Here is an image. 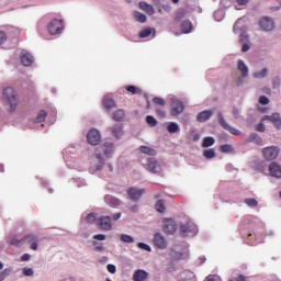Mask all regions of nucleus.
<instances>
[{"label":"nucleus","mask_w":281,"mask_h":281,"mask_svg":"<svg viewBox=\"0 0 281 281\" xmlns=\"http://www.w3.org/2000/svg\"><path fill=\"white\" fill-rule=\"evenodd\" d=\"M1 278H7L9 276L8 270H4L3 272L0 273Z\"/></svg>","instance_id":"obj_62"},{"label":"nucleus","mask_w":281,"mask_h":281,"mask_svg":"<svg viewBox=\"0 0 281 281\" xmlns=\"http://www.w3.org/2000/svg\"><path fill=\"white\" fill-rule=\"evenodd\" d=\"M98 221L101 229H105L106 232L112 229L113 225L111 224V216H101Z\"/></svg>","instance_id":"obj_14"},{"label":"nucleus","mask_w":281,"mask_h":281,"mask_svg":"<svg viewBox=\"0 0 281 281\" xmlns=\"http://www.w3.org/2000/svg\"><path fill=\"white\" fill-rule=\"evenodd\" d=\"M8 243L9 245H13V246H26V247H38V244L36 243V237H34L33 235H27L21 239H19V237L14 236V235H10L8 237Z\"/></svg>","instance_id":"obj_1"},{"label":"nucleus","mask_w":281,"mask_h":281,"mask_svg":"<svg viewBox=\"0 0 281 281\" xmlns=\"http://www.w3.org/2000/svg\"><path fill=\"white\" fill-rule=\"evenodd\" d=\"M203 157H205V159H214V157H216V151H214V149H204Z\"/></svg>","instance_id":"obj_36"},{"label":"nucleus","mask_w":281,"mask_h":281,"mask_svg":"<svg viewBox=\"0 0 281 281\" xmlns=\"http://www.w3.org/2000/svg\"><path fill=\"white\" fill-rule=\"evenodd\" d=\"M237 69L238 71H240L243 78H247V76L249 75V68H247V65H245V61L240 59L237 61Z\"/></svg>","instance_id":"obj_25"},{"label":"nucleus","mask_w":281,"mask_h":281,"mask_svg":"<svg viewBox=\"0 0 281 281\" xmlns=\"http://www.w3.org/2000/svg\"><path fill=\"white\" fill-rule=\"evenodd\" d=\"M244 203H246V205H248L249 207H258V200L254 198L245 199Z\"/></svg>","instance_id":"obj_39"},{"label":"nucleus","mask_w":281,"mask_h":281,"mask_svg":"<svg viewBox=\"0 0 281 281\" xmlns=\"http://www.w3.org/2000/svg\"><path fill=\"white\" fill-rule=\"evenodd\" d=\"M167 131H168V133H179V131H181V128L179 127V124H177L175 122H170L167 126Z\"/></svg>","instance_id":"obj_34"},{"label":"nucleus","mask_w":281,"mask_h":281,"mask_svg":"<svg viewBox=\"0 0 281 281\" xmlns=\"http://www.w3.org/2000/svg\"><path fill=\"white\" fill-rule=\"evenodd\" d=\"M131 212H134V213L139 212V205H133V206L131 207Z\"/></svg>","instance_id":"obj_59"},{"label":"nucleus","mask_w":281,"mask_h":281,"mask_svg":"<svg viewBox=\"0 0 281 281\" xmlns=\"http://www.w3.org/2000/svg\"><path fill=\"white\" fill-rule=\"evenodd\" d=\"M103 106L105 109H108V111H111V109H115L116 104H115V100L111 99V98H104L103 100Z\"/></svg>","instance_id":"obj_30"},{"label":"nucleus","mask_w":281,"mask_h":281,"mask_svg":"<svg viewBox=\"0 0 281 281\" xmlns=\"http://www.w3.org/2000/svg\"><path fill=\"white\" fill-rule=\"evenodd\" d=\"M180 30L182 34H190V32H192V22H190V20H184L180 24Z\"/></svg>","instance_id":"obj_27"},{"label":"nucleus","mask_w":281,"mask_h":281,"mask_svg":"<svg viewBox=\"0 0 281 281\" xmlns=\"http://www.w3.org/2000/svg\"><path fill=\"white\" fill-rule=\"evenodd\" d=\"M148 280V272L145 270L138 269L133 274V281H146Z\"/></svg>","instance_id":"obj_22"},{"label":"nucleus","mask_w":281,"mask_h":281,"mask_svg":"<svg viewBox=\"0 0 281 281\" xmlns=\"http://www.w3.org/2000/svg\"><path fill=\"white\" fill-rule=\"evenodd\" d=\"M101 138L102 137L100 136V132L98 130L93 128L88 132L87 140L91 144V146H98Z\"/></svg>","instance_id":"obj_10"},{"label":"nucleus","mask_w":281,"mask_h":281,"mask_svg":"<svg viewBox=\"0 0 281 281\" xmlns=\"http://www.w3.org/2000/svg\"><path fill=\"white\" fill-rule=\"evenodd\" d=\"M65 30V26L63 25V20H52L47 25V31L52 36H56V34H60Z\"/></svg>","instance_id":"obj_4"},{"label":"nucleus","mask_w":281,"mask_h":281,"mask_svg":"<svg viewBox=\"0 0 281 281\" xmlns=\"http://www.w3.org/2000/svg\"><path fill=\"white\" fill-rule=\"evenodd\" d=\"M144 194H146V189L130 188L127 190V196L130 201H133L134 203H137Z\"/></svg>","instance_id":"obj_7"},{"label":"nucleus","mask_w":281,"mask_h":281,"mask_svg":"<svg viewBox=\"0 0 281 281\" xmlns=\"http://www.w3.org/2000/svg\"><path fill=\"white\" fill-rule=\"evenodd\" d=\"M111 131L114 137H116V139H120V137L124 135V125H122L121 123H116L111 127Z\"/></svg>","instance_id":"obj_21"},{"label":"nucleus","mask_w":281,"mask_h":281,"mask_svg":"<svg viewBox=\"0 0 281 281\" xmlns=\"http://www.w3.org/2000/svg\"><path fill=\"white\" fill-rule=\"evenodd\" d=\"M124 117H126V114L122 109L114 111L112 114V120H114V122H123Z\"/></svg>","instance_id":"obj_28"},{"label":"nucleus","mask_w":281,"mask_h":281,"mask_svg":"<svg viewBox=\"0 0 281 281\" xmlns=\"http://www.w3.org/2000/svg\"><path fill=\"white\" fill-rule=\"evenodd\" d=\"M180 232L184 237L196 236V234H199V226H196V224L187 223L180 226Z\"/></svg>","instance_id":"obj_5"},{"label":"nucleus","mask_w":281,"mask_h":281,"mask_svg":"<svg viewBox=\"0 0 281 281\" xmlns=\"http://www.w3.org/2000/svg\"><path fill=\"white\" fill-rule=\"evenodd\" d=\"M139 8L140 10L146 12V14H148L149 16H153V14H155V8H153V5L148 4L146 1H140Z\"/></svg>","instance_id":"obj_23"},{"label":"nucleus","mask_w":281,"mask_h":281,"mask_svg":"<svg viewBox=\"0 0 281 281\" xmlns=\"http://www.w3.org/2000/svg\"><path fill=\"white\" fill-rule=\"evenodd\" d=\"M154 245L155 247H166L168 245V241L166 240V237L161 235L160 233H156L154 236Z\"/></svg>","instance_id":"obj_18"},{"label":"nucleus","mask_w":281,"mask_h":281,"mask_svg":"<svg viewBox=\"0 0 281 281\" xmlns=\"http://www.w3.org/2000/svg\"><path fill=\"white\" fill-rule=\"evenodd\" d=\"M272 87L273 89H278V87H280V77H274L272 79Z\"/></svg>","instance_id":"obj_50"},{"label":"nucleus","mask_w":281,"mask_h":281,"mask_svg":"<svg viewBox=\"0 0 281 281\" xmlns=\"http://www.w3.org/2000/svg\"><path fill=\"white\" fill-rule=\"evenodd\" d=\"M21 260H22V262H27V260H30V254H24V255L21 257Z\"/></svg>","instance_id":"obj_56"},{"label":"nucleus","mask_w":281,"mask_h":281,"mask_svg":"<svg viewBox=\"0 0 281 281\" xmlns=\"http://www.w3.org/2000/svg\"><path fill=\"white\" fill-rule=\"evenodd\" d=\"M184 109H186V106L183 105V102H181L179 100H175L171 103L170 114L171 115H179V114L183 113Z\"/></svg>","instance_id":"obj_12"},{"label":"nucleus","mask_w":281,"mask_h":281,"mask_svg":"<svg viewBox=\"0 0 281 281\" xmlns=\"http://www.w3.org/2000/svg\"><path fill=\"white\" fill-rule=\"evenodd\" d=\"M233 115L235 120H238V117H240V110L238 108H233Z\"/></svg>","instance_id":"obj_51"},{"label":"nucleus","mask_w":281,"mask_h":281,"mask_svg":"<svg viewBox=\"0 0 281 281\" xmlns=\"http://www.w3.org/2000/svg\"><path fill=\"white\" fill-rule=\"evenodd\" d=\"M259 25L265 32H271V30H273V20L270 18H262Z\"/></svg>","instance_id":"obj_15"},{"label":"nucleus","mask_w":281,"mask_h":281,"mask_svg":"<svg viewBox=\"0 0 281 281\" xmlns=\"http://www.w3.org/2000/svg\"><path fill=\"white\" fill-rule=\"evenodd\" d=\"M126 91H128L133 95H136L137 93H142V90L135 86H127Z\"/></svg>","instance_id":"obj_42"},{"label":"nucleus","mask_w":281,"mask_h":281,"mask_svg":"<svg viewBox=\"0 0 281 281\" xmlns=\"http://www.w3.org/2000/svg\"><path fill=\"white\" fill-rule=\"evenodd\" d=\"M102 153L105 157H111V155H113V143H105L97 148V159H99V164H104Z\"/></svg>","instance_id":"obj_3"},{"label":"nucleus","mask_w":281,"mask_h":281,"mask_svg":"<svg viewBox=\"0 0 281 281\" xmlns=\"http://www.w3.org/2000/svg\"><path fill=\"white\" fill-rule=\"evenodd\" d=\"M268 74L267 68H263L261 71H257L254 74V78H265Z\"/></svg>","instance_id":"obj_44"},{"label":"nucleus","mask_w":281,"mask_h":281,"mask_svg":"<svg viewBox=\"0 0 281 281\" xmlns=\"http://www.w3.org/2000/svg\"><path fill=\"white\" fill-rule=\"evenodd\" d=\"M217 120L225 131H228V133H231L232 135H240L239 130L232 127V125L227 124V122L225 121V117H223V113L221 112L217 113Z\"/></svg>","instance_id":"obj_8"},{"label":"nucleus","mask_w":281,"mask_h":281,"mask_svg":"<svg viewBox=\"0 0 281 281\" xmlns=\"http://www.w3.org/2000/svg\"><path fill=\"white\" fill-rule=\"evenodd\" d=\"M95 213H89L87 216H86V221L87 223H95Z\"/></svg>","instance_id":"obj_46"},{"label":"nucleus","mask_w":281,"mask_h":281,"mask_svg":"<svg viewBox=\"0 0 281 281\" xmlns=\"http://www.w3.org/2000/svg\"><path fill=\"white\" fill-rule=\"evenodd\" d=\"M212 117V111L205 110L196 115L198 122H207Z\"/></svg>","instance_id":"obj_26"},{"label":"nucleus","mask_w":281,"mask_h":281,"mask_svg":"<svg viewBox=\"0 0 281 281\" xmlns=\"http://www.w3.org/2000/svg\"><path fill=\"white\" fill-rule=\"evenodd\" d=\"M121 240H122V243H135V239L131 235H127V234H122Z\"/></svg>","instance_id":"obj_43"},{"label":"nucleus","mask_w":281,"mask_h":281,"mask_svg":"<svg viewBox=\"0 0 281 281\" xmlns=\"http://www.w3.org/2000/svg\"><path fill=\"white\" fill-rule=\"evenodd\" d=\"M95 240H105L106 236L99 234L94 236Z\"/></svg>","instance_id":"obj_57"},{"label":"nucleus","mask_w":281,"mask_h":281,"mask_svg":"<svg viewBox=\"0 0 281 281\" xmlns=\"http://www.w3.org/2000/svg\"><path fill=\"white\" fill-rule=\"evenodd\" d=\"M34 64V57L30 53H24L21 55V65L23 67H31Z\"/></svg>","instance_id":"obj_19"},{"label":"nucleus","mask_w":281,"mask_h":281,"mask_svg":"<svg viewBox=\"0 0 281 281\" xmlns=\"http://www.w3.org/2000/svg\"><path fill=\"white\" fill-rule=\"evenodd\" d=\"M221 153H234V147L229 144L221 145Z\"/></svg>","instance_id":"obj_40"},{"label":"nucleus","mask_w":281,"mask_h":281,"mask_svg":"<svg viewBox=\"0 0 281 281\" xmlns=\"http://www.w3.org/2000/svg\"><path fill=\"white\" fill-rule=\"evenodd\" d=\"M279 154H280V148L276 146L266 147L262 150L263 159H267V161H273V159L278 158Z\"/></svg>","instance_id":"obj_6"},{"label":"nucleus","mask_w":281,"mask_h":281,"mask_svg":"<svg viewBox=\"0 0 281 281\" xmlns=\"http://www.w3.org/2000/svg\"><path fill=\"white\" fill-rule=\"evenodd\" d=\"M23 273L24 276H34V270L32 268H24Z\"/></svg>","instance_id":"obj_53"},{"label":"nucleus","mask_w":281,"mask_h":281,"mask_svg":"<svg viewBox=\"0 0 281 281\" xmlns=\"http://www.w3.org/2000/svg\"><path fill=\"white\" fill-rule=\"evenodd\" d=\"M239 43L243 45L241 46V52H249L250 46H249V35L243 33L239 35Z\"/></svg>","instance_id":"obj_20"},{"label":"nucleus","mask_w":281,"mask_h":281,"mask_svg":"<svg viewBox=\"0 0 281 281\" xmlns=\"http://www.w3.org/2000/svg\"><path fill=\"white\" fill-rule=\"evenodd\" d=\"M170 257L172 260H181V258H183V252L175 249V248H171L170 249Z\"/></svg>","instance_id":"obj_33"},{"label":"nucleus","mask_w":281,"mask_h":281,"mask_svg":"<svg viewBox=\"0 0 281 281\" xmlns=\"http://www.w3.org/2000/svg\"><path fill=\"white\" fill-rule=\"evenodd\" d=\"M236 281H247V279H245V276L239 274V276L236 278Z\"/></svg>","instance_id":"obj_61"},{"label":"nucleus","mask_w":281,"mask_h":281,"mask_svg":"<svg viewBox=\"0 0 281 281\" xmlns=\"http://www.w3.org/2000/svg\"><path fill=\"white\" fill-rule=\"evenodd\" d=\"M215 139L212 136H207L203 138L202 148H210L211 146H214Z\"/></svg>","instance_id":"obj_31"},{"label":"nucleus","mask_w":281,"mask_h":281,"mask_svg":"<svg viewBox=\"0 0 281 281\" xmlns=\"http://www.w3.org/2000/svg\"><path fill=\"white\" fill-rule=\"evenodd\" d=\"M216 16H223V12L222 11H216L214 13V18L216 19Z\"/></svg>","instance_id":"obj_63"},{"label":"nucleus","mask_w":281,"mask_h":281,"mask_svg":"<svg viewBox=\"0 0 281 281\" xmlns=\"http://www.w3.org/2000/svg\"><path fill=\"white\" fill-rule=\"evenodd\" d=\"M262 120H268L271 122L276 128L280 130L281 128V117L279 113H273L272 115H266L262 117Z\"/></svg>","instance_id":"obj_13"},{"label":"nucleus","mask_w":281,"mask_h":281,"mask_svg":"<svg viewBox=\"0 0 281 281\" xmlns=\"http://www.w3.org/2000/svg\"><path fill=\"white\" fill-rule=\"evenodd\" d=\"M246 142H247V144H251V142H254L255 144H257V146H262V137H260L256 133L250 134L247 137Z\"/></svg>","instance_id":"obj_24"},{"label":"nucleus","mask_w":281,"mask_h":281,"mask_svg":"<svg viewBox=\"0 0 281 281\" xmlns=\"http://www.w3.org/2000/svg\"><path fill=\"white\" fill-rule=\"evenodd\" d=\"M256 131H258L259 133H265V131H266L265 124L259 123V124L257 125Z\"/></svg>","instance_id":"obj_55"},{"label":"nucleus","mask_w":281,"mask_h":281,"mask_svg":"<svg viewBox=\"0 0 281 281\" xmlns=\"http://www.w3.org/2000/svg\"><path fill=\"white\" fill-rule=\"evenodd\" d=\"M3 100L9 104L10 111H16V106L19 105V97L16 95V91L12 87H7L3 89Z\"/></svg>","instance_id":"obj_2"},{"label":"nucleus","mask_w":281,"mask_h":281,"mask_svg":"<svg viewBox=\"0 0 281 281\" xmlns=\"http://www.w3.org/2000/svg\"><path fill=\"white\" fill-rule=\"evenodd\" d=\"M259 104H263V105L269 104V98H267L266 95L259 97Z\"/></svg>","instance_id":"obj_49"},{"label":"nucleus","mask_w":281,"mask_h":281,"mask_svg":"<svg viewBox=\"0 0 281 281\" xmlns=\"http://www.w3.org/2000/svg\"><path fill=\"white\" fill-rule=\"evenodd\" d=\"M184 16H186V11L184 10H180L176 14V21H181V19H184Z\"/></svg>","instance_id":"obj_47"},{"label":"nucleus","mask_w":281,"mask_h":281,"mask_svg":"<svg viewBox=\"0 0 281 281\" xmlns=\"http://www.w3.org/2000/svg\"><path fill=\"white\" fill-rule=\"evenodd\" d=\"M154 104H158L159 106H164L166 104V100L159 97H155L153 99Z\"/></svg>","instance_id":"obj_45"},{"label":"nucleus","mask_w":281,"mask_h":281,"mask_svg":"<svg viewBox=\"0 0 281 281\" xmlns=\"http://www.w3.org/2000/svg\"><path fill=\"white\" fill-rule=\"evenodd\" d=\"M156 115H158V117H166V111L161 110V109H157L156 110Z\"/></svg>","instance_id":"obj_52"},{"label":"nucleus","mask_w":281,"mask_h":281,"mask_svg":"<svg viewBox=\"0 0 281 281\" xmlns=\"http://www.w3.org/2000/svg\"><path fill=\"white\" fill-rule=\"evenodd\" d=\"M134 19L138 22V23H146L147 18L146 14L139 12V11H135L133 13Z\"/></svg>","instance_id":"obj_32"},{"label":"nucleus","mask_w":281,"mask_h":281,"mask_svg":"<svg viewBox=\"0 0 281 281\" xmlns=\"http://www.w3.org/2000/svg\"><path fill=\"white\" fill-rule=\"evenodd\" d=\"M8 41V36L5 35V32L0 31V45H3Z\"/></svg>","instance_id":"obj_48"},{"label":"nucleus","mask_w":281,"mask_h":281,"mask_svg":"<svg viewBox=\"0 0 281 281\" xmlns=\"http://www.w3.org/2000/svg\"><path fill=\"white\" fill-rule=\"evenodd\" d=\"M269 172L271 177H276L277 179L281 178V166L277 162H271L269 166Z\"/></svg>","instance_id":"obj_17"},{"label":"nucleus","mask_w":281,"mask_h":281,"mask_svg":"<svg viewBox=\"0 0 281 281\" xmlns=\"http://www.w3.org/2000/svg\"><path fill=\"white\" fill-rule=\"evenodd\" d=\"M156 212H159L162 214V212H166V206L164 205V200H158L155 204Z\"/></svg>","instance_id":"obj_37"},{"label":"nucleus","mask_w":281,"mask_h":281,"mask_svg":"<svg viewBox=\"0 0 281 281\" xmlns=\"http://www.w3.org/2000/svg\"><path fill=\"white\" fill-rule=\"evenodd\" d=\"M109 273H115V271H117V269L115 268V265H108L106 267Z\"/></svg>","instance_id":"obj_54"},{"label":"nucleus","mask_w":281,"mask_h":281,"mask_svg":"<svg viewBox=\"0 0 281 281\" xmlns=\"http://www.w3.org/2000/svg\"><path fill=\"white\" fill-rule=\"evenodd\" d=\"M139 150L143 155H149L150 157H155V155H157V150L148 146H140Z\"/></svg>","instance_id":"obj_29"},{"label":"nucleus","mask_w":281,"mask_h":281,"mask_svg":"<svg viewBox=\"0 0 281 281\" xmlns=\"http://www.w3.org/2000/svg\"><path fill=\"white\" fill-rule=\"evenodd\" d=\"M122 218V213H116L113 215V221H120Z\"/></svg>","instance_id":"obj_60"},{"label":"nucleus","mask_w":281,"mask_h":281,"mask_svg":"<svg viewBox=\"0 0 281 281\" xmlns=\"http://www.w3.org/2000/svg\"><path fill=\"white\" fill-rule=\"evenodd\" d=\"M147 170L153 175H159L161 172V165L155 158H149L147 164Z\"/></svg>","instance_id":"obj_11"},{"label":"nucleus","mask_w":281,"mask_h":281,"mask_svg":"<svg viewBox=\"0 0 281 281\" xmlns=\"http://www.w3.org/2000/svg\"><path fill=\"white\" fill-rule=\"evenodd\" d=\"M162 229L165 234H175L177 232V222H175L172 218H165Z\"/></svg>","instance_id":"obj_9"},{"label":"nucleus","mask_w":281,"mask_h":281,"mask_svg":"<svg viewBox=\"0 0 281 281\" xmlns=\"http://www.w3.org/2000/svg\"><path fill=\"white\" fill-rule=\"evenodd\" d=\"M153 32H155V29H144L143 31L139 32V37L148 38V36H150V34H153Z\"/></svg>","instance_id":"obj_38"},{"label":"nucleus","mask_w":281,"mask_h":281,"mask_svg":"<svg viewBox=\"0 0 281 281\" xmlns=\"http://www.w3.org/2000/svg\"><path fill=\"white\" fill-rule=\"evenodd\" d=\"M137 247H149V246H148V244H145V243H138Z\"/></svg>","instance_id":"obj_64"},{"label":"nucleus","mask_w":281,"mask_h":281,"mask_svg":"<svg viewBox=\"0 0 281 281\" xmlns=\"http://www.w3.org/2000/svg\"><path fill=\"white\" fill-rule=\"evenodd\" d=\"M104 202L110 205V207H120V205H122V201L113 195H105Z\"/></svg>","instance_id":"obj_16"},{"label":"nucleus","mask_w":281,"mask_h":281,"mask_svg":"<svg viewBox=\"0 0 281 281\" xmlns=\"http://www.w3.org/2000/svg\"><path fill=\"white\" fill-rule=\"evenodd\" d=\"M236 3H238L239 5H247V3H249V0H236Z\"/></svg>","instance_id":"obj_58"},{"label":"nucleus","mask_w":281,"mask_h":281,"mask_svg":"<svg viewBox=\"0 0 281 281\" xmlns=\"http://www.w3.org/2000/svg\"><path fill=\"white\" fill-rule=\"evenodd\" d=\"M146 122H147L148 126H151V127L157 126V120L153 115H147Z\"/></svg>","instance_id":"obj_41"},{"label":"nucleus","mask_w":281,"mask_h":281,"mask_svg":"<svg viewBox=\"0 0 281 281\" xmlns=\"http://www.w3.org/2000/svg\"><path fill=\"white\" fill-rule=\"evenodd\" d=\"M47 117V112H45V110H41L35 119V122H37V124H41V122H45Z\"/></svg>","instance_id":"obj_35"}]
</instances>
